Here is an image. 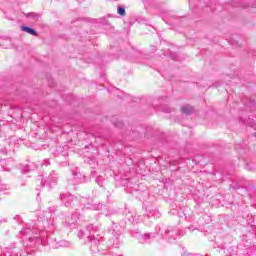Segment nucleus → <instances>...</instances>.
<instances>
[{"label":"nucleus","mask_w":256,"mask_h":256,"mask_svg":"<svg viewBox=\"0 0 256 256\" xmlns=\"http://www.w3.org/2000/svg\"><path fill=\"white\" fill-rule=\"evenodd\" d=\"M181 111L184 113V115H191L195 110H193V107L191 106H184L182 107Z\"/></svg>","instance_id":"obj_3"},{"label":"nucleus","mask_w":256,"mask_h":256,"mask_svg":"<svg viewBox=\"0 0 256 256\" xmlns=\"http://www.w3.org/2000/svg\"><path fill=\"white\" fill-rule=\"evenodd\" d=\"M144 237H148V239H149V237H151V235L150 234H145Z\"/></svg>","instance_id":"obj_8"},{"label":"nucleus","mask_w":256,"mask_h":256,"mask_svg":"<svg viewBox=\"0 0 256 256\" xmlns=\"http://www.w3.org/2000/svg\"><path fill=\"white\" fill-rule=\"evenodd\" d=\"M118 15H121V17H125V7H118Z\"/></svg>","instance_id":"obj_5"},{"label":"nucleus","mask_w":256,"mask_h":256,"mask_svg":"<svg viewBox=\"0 0 256 256\" xmlns=\"http://www.w3.org/2000/svg\"><path fill=\"white\" fill-rule=\"evenodd\" d=\"M26 17H31L32 19H34V21H39V17H41V15L31 12V13H28Z\"/></svg>","instance_id":"obj_4"},{"label":"nucleus","mask_w":256,"mask_h":256,"mask_svg":"<svg viewBox=\"0 0 256 256\" xmlns=\"http://www.w3.org/2000/svg\"><path fill=\"white\" fill-rule=\"evenodd\" d=\"M60 199H61V201H63L65 207H71V203H73V195L60 194Z\"/></svg>","instance_id":"obj_1"},{"label":"nucleus","mask_w":256,"mask_h":256,"mask_svg":"<svg viewBox=\"0 0 256 256\" xmlns=\"http://www.w3.org/2000/svg\"><path fill=\"white\" fill-rule=\"evenodd\" d=\"M78 236H79V237H83V232L80 231V232L78 233Z\"/></svg>","instance_id":"obj_7"},{"label":"nucleus","mask_w":256,"mask_h":256,"mask_svg":"<svg viewBox=\"0 0 256 256\" xmlns=\"http://www.w3.org/2000/svg\"><path fill=\"white\" fill-rule=\"evenodd\" d=\"M21 30L24 31L25 33H29V35H33L34 37H37L39 35L35 29L29 26H22Z\"/></svg>","instance_id":"obj_2"},{"label":"nucleus","mask_w":256,"mask_h":256,"mask_svg":"<svg viewBox=\"0 0 256 256\" xmlns=\"http://www.w3.org/2000/svg\"><path fill=\"white\" fill-rule=\"evenodd\" d=\"M96 183L100 186L103 187V178L101 176L96 178Z\"/></svg>","instance_id":"obj_6"}]
</instances>
